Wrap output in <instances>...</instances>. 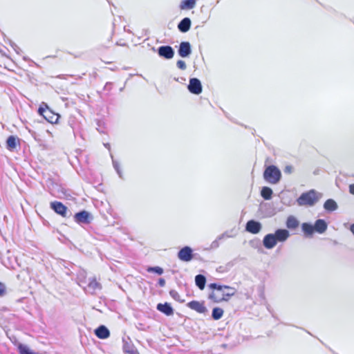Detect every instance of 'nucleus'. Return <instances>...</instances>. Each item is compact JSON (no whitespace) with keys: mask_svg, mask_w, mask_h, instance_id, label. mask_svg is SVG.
I'll return each mask as SVG.
<instances>
[{"mask_svg":"<svg viewBox=\"0 0 354 354\" xmlns=\"http://www.w3.org/2000/svg\"><path fill=\"white\" fill-rule=\"evenodd\" d=\"M208 287L212 290L208 295V299L214 303L227 301L236 292L234 288L216 283H209Z\"/></svg>","mask_w":354,"mask_h":354,"instance_id":"1","label":"nucleus"},{"mask_svg":"<svg viewBox=\"0 0 354 354\" xmlns=\"http://www.w3.org/2000/svg\"><path fill=\"white\" fill-rule=\"evenodd\" d=\"M322 197V194L315 189H310L302 193L297 199V204L300 206H314Z\"/></svg>","mask_w":354,"mask_h":354,"instance_id":"2","label":"nucleus"},{"mask_svg":"<svg viewBox=\"0 0 354 354\" xmlns=\"http://www.w3.org/2000/svg\"><path fill=\"white\" fill-rule=\"evenodd\" d=\"M263 178L269 183L277 184L281 180V173L277 167L269 165L264 170Z\"/></svg>","mask_w":354,"mask_h":354,"instance_id":"3","label":"nucleus"},{"mask_svg":"<svg viewBox=\"0 0 354 354\" xmlns=\"http://www.w3.org/2000/svg\"><path fill=\"white\" fill-rule=\"evenodd\" d=\"M38 113L51 124L57 123L59 118V115L53 112L45 102H42L40 104L38 109Z\"/></svg>","mask_w":354,"mask_h":354,"instance_id":"4","label":"nucleus"},{"mask_svg":"<svg viewBox=\"0 0 354 354\" xmlns=\"http://www.w3.org/2000/svg\"><path fill=\"white\" fill-rule=\"evenodd\" d=\"M74 221L80 225H88L93 220V215L86 210H81L73 216Z\"/></svg>","mask_w":354,"mask_h":354,"instance_id":"5","label":"nucleus"},{"mask_svg":"<svg viewBox=\"0 0 354 354\" xmlns=\"http://www.w3.org/2000/svg\"><path fill=\"white\" fill-rule=\"evenodd\" d=\"M50 206L56 214L64 218H69L71 216V212L68 209L67 207L59 201L51 202Z\"/></svg>","mask_w":354,"mask_h":354,"instance_id":"6","label":"nucleus"},{"mask_svg":"<svg viewBox=\"0 0 354 354\" xmlns=\"http://www.w3.org/2000/svg\"><path fill=\"white\" fill-rule=\"evenodd\" d=\"M187 88L192 94L198 95L201 93L202 84L201 81L196 77L190 78Z\"/></svg>","mask_w":354,"mask_h":354,"instance_id":"7","label":"nucleus"},{"mask_svg":"<svg viewBox=\"0 0 354 354\" xmlns=\"http://www.w3.org/2000/svg\"><path fill=\"white\" fill-rule=\"evenodd\" d=\"M157 53L160 57L166 59H172L174 56V50L170 46H161L158 48Z\"/></svg>","mask_w":354,"mask_h":354,"instance_id":"8","label":"nucleus"},{"mask_svg":"<svg viewBox=\"0 0 354 354\" xmlns=\"http://www.w3.org/2000/svg\"><path fill=\"white\" fill-rule=\"evenodd\" d=\"M178 258L185 262L190 261L193 259V250L189 246H185L178 252Z\"/></svg>","mask_w":354,"mask_h":354,"instance_id":"9","label":"nucleus"},{"mask_svg":"<svg viewBox=\"0 0 354 354\" xmlns=\"http://www.w3.org/2000/svg\"><path fill=\"white\" fill-rule=\"evenodd\" d=\"M187 306L190 309L196 311L198 313L205 314L208 312L207 308L204 304V301H191L187 304Z\"/></svg>","mask_w":354,"mask_h":354,"instance_id":"10","label":"nucleus"},{"mask_svg":"<svg viewBox=\"0 0 354 354\" xmlns=\"http://www.w3.org/2000/svg\"><path fill=\"white\" fill-rule=\"evenodd\" d=\"M262 228V225L260 222L255 220H250L245 225V230L251 234H258Z\"/></svg>","mask_w":354,"mask_h":354,"instance_id":"11","label":"nucleus"},{"mask_svg":"<svg viewBox=\"0 0 354 354\" xmlns=\"http://www.w3.org/2000/svg\"><path fill=\"white\" fill-rule=\"evenodd\" d=\"M178 53L181 57H187L192 53V48L189 42L182 41L178 50Z\"/></svg>","mask_w":354,"mask_h":354,"instance_id":"12","label":"nucleus"},{"mask_svg":"<svg viewBox=\"0 0 354 354\" xmlns=\"http://www.w3.org/2000/svg\"><path fill=\"white\" fill-rule=\"evenodd\" d=\"M156 309L167 316H171L174 313L173 307L171 306V304L168 302H165L164 304H158L156 306Z\"/></svg>","mask_w":354,"mask_h":354,"instance_id":"13","label":"nucleus"},{"mask_svg":"<svg viewBox=\"0 0 354 354\" xmlns=\"http://www.w3.org/2000/svg\"><path fill=\"white\" fill-rule=\"evenodd\" d=\"M263 245L268 250L274 248L277 244L275 237L272 233L266 234L262 241Z\"/></svg>","mask_w":354,"mask_h":354,"instance_id":"14","label":"nucleus"},{"mask_svg":"<svg viewBox=\"0 0 354 354\" xmlns=\"http://www.w3.org/2000/svg\"><path fill=\"white\" fill-rule=\"evenodd\" d=\"M272 234H274L277 243L284 242L290 236L289 231L286 229H277Z\"/></svg>","mask_w":354,"mask_h":354,"instance_id":"15","label":"nucleus"},{"mask_svg":"<svg viewBox=\"0 0 354 354\" xmlns=\"http://www.w3.org/2000/svg\"><path fill=\"white\" fill-rule=\"evenodd\" d=\"M95 335L100 339H104L110 336V331L104 325H100L94 331Z\"/></svg>","mask_w":354,"mask_h":354,"instance_id":"16","label":"nucleus"},{"mask_svg":"<svg viewBox=\"0 0 354 354\" xmlns=\"http://www.w3.org/2000/svg\"><path fill=\"white\" fill-rule=\"evenodd\" d=\"M191 25V19L189 17H185L178 23V29L180 32L185 33L189 30Z\"/></svg>","mask_w":354,"mask_h":354,"instance_id":"17","label":"nucleus"},{"mask_svg":"<svg viewBox=\"0 0 354 354\" xmlns=\"http://www.w3.org/2000/svg\"><path fill=\"white\" fill-rule=\"evenodd\" d=\"M313 227H315V232L323 234L327 230L328 224L324 219H317Z\"/></svg>","mask_w":354,"mask_h":354,"instance_id":"18","label":"nucleus"},{"mask_svg":"<svg viewBox=\"0 0 354 354\" xmlns=\"http://www.w3.org/2000/svg\"><path fill=\"white\" fill-rule=\"evenodd\" d=\"M301 230L307 238L312 237L315 232V227L310 223H303L301 224Z\"/></svg>","mask_w":354,"mask_h":354,"instance_id":"19","label":"nucleus"},{"mask_svg":"<svg viewBox=\"0 0 354 354\" xmlns=\"http://www.w3.org/2000/svg\"><path fill=\"white\" fill-rule=\"evenodd\" d=\"M123 351L126 354H140L134 345L124 339H123Z\"/></svg>","mask_w":354,"mask_h":354,"instance_id":"20","label":"nucleus"},{"mask_svg":"<svg viewBox=\"0 0 354 354\" xmlns=\"http://www.w3.org/2000/svg\"><path fill=\"white\" fill-rule=\"evenodd\" d=\"M324 208L326 211L333 212L338 208V205L333 199L330 198L325 201Z\"/></svg>","mask_w":354,"mask_h":354,"instance_id":"21","label":"nucleus"},{"mask_svg":"<svg viewBox=\"0 0 354 354\" xmlns=\"http://www.w3.org/2000/svg\"><path fill=\"white\" fill-rule=\"evenodd\" d=\"M88 291L93 294L96 290L102 288V286L95 279H90L87 286Z\"/></svg>","mask_w":354,"mask_h":354,"instance_id":"22","label":"nucleus"},{"mask_svg":"<svg viewBox=\"0 0 354 354\" xmlns=\"http://www.w3.org/2000/svg\"><path fill=\"white\" fill-rule=\"evenodd\" d=\"M299 225V221L293 216H289L286 220V227L290 230H295Z\"/></svg>","mask_w":354,"mask_h":354,"instance_id":"23","label":"nucleus"},{"mask_svg":"<svg viewBox=\"0 0 354 354\" xmlns=\"http://www.w3.org/2000/svg\"><path fill=\"white\" fill-rule=\"evenodd\" d=\"M196 286L201 290H203L206 284V277L203 274H197L195 277Z\"/></svg>","mask_w":354,"mask_h":354,"instance_id":"24","label":"nucleus"},{"mask_svg":"<svg viewBox=\"0 0 354 354\" xmlns=\"http://www.w3.org/2000/svg\"><path fill=\"white\" fill-rule=\"evenodd\" d=\"M196 6V0H183L180 4L181 10H190Z\"/></svg>","mask_w":354,"mask_h":354,"instance_id":"25","label":"nucleus"},{"mask_svg":"<svg viewBox=\"0 0 354 354\" xmlns=\"http://www.w3.org/2000/svg\"><path fill=\"white\" fill-rule=\"evenodd\" d=\"M273 194L272 189L269 187H263L261 190V196L265 199V200H270L272 198Z\"/></svg>","mask_w":354,"mask_h":354,"instance_id":"26","label":"nucleus"},{"mask_svg":"<svg viewBox=\"0 0 354 354\" xmlns=\"http://www.w3.org/2000/svg\"><path fill=\"white\" fill-rule=\"evenodd\" d=\"M224 311L221 308L215 307L212 309V318L214 320L220 319L223 315Z\"/></svg>","mask_w":354,"mask_h":354,"instance_id":"27","label":"nucleus"},{"mask_svg":"<svg viewBox=\"0 0 354 354\" xmlns=\"http://www.w3.org/2000/svg\"><path fill=\"white\" fill-rule=\"evenodd\" d=\"M7 149L12 150L17 146V138L14 136H10L6 140Z\"/></svg>","mask_w":354,"mask_h":354,"instance_id":"28","label":"nucleus"},{"mask_svg":"<svg viewBox=\"0 0 354 354\" xmlns=\"http://www.w3.org/2000/svg\"><path fill=\"white\" fill-rule=\"evenodd\" d=\"M59 266L61 267H63L66 270H65V273L68 275V276H71L72 274V272L71 270V268H71H73L74 266V264L70 263V262H66L65 261H62L60 263H59Z\"/></svg>","mask_w":354,"mask_h":354,"instance_id":"29","label":"nucleus"},{"mask_svg":"<svg viewBox=\"0 0 354 354\" xmlns=\"http://www.w3.org/2000/svg\"><path fill=\"white\" fill-rule=\"evenodd\" d=\"M19 354H36L32 351L26 345L19 344L17 346Z\"/></svg>","mask_w":354,"mask_h":354,"instance_id":"30","label":"nucleus"},{"mask_svg":"<svg viewBox=\"0 0 354 354\" xmlns=\"http://www.w3.org/2000/svg\"><path fill=\"white\" fill-rule=\"evenodd\" d=\"M111 158H112V162H113V166L115 170L116 171L119 177L122 179L123 174H122V170L120 169L119 162L113 159V156H111Z\"/></svg>","mask_w":354,"mask_h":354,"instance_id":"31","label":"nucleus"},{"mask_svg":"<svg viewBox=\"0 0 354 354\" xmlns=\"http://www.w3.org/2000/svg\"><path fill=\"white\" fill-rule=\"evenodd\" d=\"M169 295L174 299L176 300V301L179 302V303H184L185 302V300L184 299H182L180 298V295L178 294V292L175 290H171L169 291Z\"/></svg>","mask_w":354,"mask_h":354,"instance_id":"32","label":"nucleus"},{"mask_svg":"<svg viewBox=\"0 0 354 354\" xmlns=\"http://www.w3.org/2000/svg\"><path fill=\"white\" fill-rule=\"evenodd\" d=\"M147 270L149 272L156 273L158 275H161L163 273V269L159 266L149 267Z\"/></svg>","mask_w":354,"mask_h":354,"instance_id":"33","label":"nucleus"},{"mask_svg":"<svg viewBox=\"0 0 354 354\" xmlns=\"http://www.w3.org/2000/svg\"><path fill=\"white\" fill-rule=\"evenodd\" d=\"M225 236H226L225 234H222L220 236H218V238L212 243V245H211L212 248H216L218 247V245H219L218 241L223 239Z\"/></svg>","mask_w":354,"mask_h":354,"instance_id":"34","label":"nucleus"},{"mask_svg":"<svg viewBox=\"0 0 354 354\" xmlns=\"http://www.w3.org/2000/svg\"><path fill=\"white\" fill-rule=\"evenodd\" d=\"M9 44L11 46V47L13 48V50L17 53L19 54L21 51L20 48L13 41H12L10 39H8Z\"/></svg>","mask_w":354,"mask_h":354,"instance_id":"35","label":"nucleus"},{"mask_svg":"<svg viewBox=\"0 0 354 354\" xmlns=\"http://www.w3.org/2000/svg\"><path fill=\"white\" fill-rule=\"evenodd\" d=\"M6 295V286L4 283L0 281V297Z\"/></svg>","mask_w":354,"mask_h":354,"instance_id":"36","label":"nucleus"},{"mask_svg":"<svg viewBox=\"0 0 354 354\" xmlns=\"http://www.w3.org/2000/svg\"><path fill=\"white\" fill-rule=\"evenodd\" d=\"M176 66L178 68H180L181 70H185L187 68L185 62L181 59L177 61Z\"/></svg>","mask_w":354,"mask_h":354,"instance_id":"37","label":"nucleus"},{"mask_svg":"<svg viewBox=\"0 0 354 354\" xmlns=\"http://www.w3.org/2000/svg\"><path fill=\"white\" fill-rule=\"evenodd\" d=\"M250 245L253 248H261V243L259 241V240H257V241H251L250 242Z\"/></svg>","mask_w":354,"mask_h":354,"instance_id":"38","label":"nucleus"},{"mask_svg":"<svg viewBox=\"0 0 354 354\" xmlns=\"http://www.w3.org/2000/svg\"><path fill=\"white\" fill-rule=\"evenodd\" d=\"M293 170H294V168H293L292 166L287 165V166L285 167L284 172L286 174H291L293 171Z\"/></svg>","mask_w":354,"mask_h":354,"instance_id":"39","label":"nucleus"},{"mask_svg":"<svg viewBox=\"0 0 354 354\" xmlns=\"http://www.w3.org/2000/svg\"><path fill=\"white\" fill-rule=\"evenodd\" d=\"M112 85L111 82H106L104 86V90L109 92L112 89Z\"/></svg>","mask_w":354,"mask_h":354,"instance_id":"40","label":"nucleus"},{"mask_svg":"<svg viewBox=\"0 0 354 354\" xmlns=\"http://www.w3.org/2000/svg\"><path fill=\"white\" fill-rule=\"evenodd\" d=\"M158 284L160 287H164L165 286V280L163 278H160Z\"/></svg>","mask_w":354,"mask_h":354,"instance_id":"41","label":"nucleus"},{"mask_svg":"<svg viewBox=\"0 0 354 354\" xmlns=\"http://www.w3.org/2000/svg\"><path fill=\"white\" fill-rule=\"evenodd\" d=\"M349 192L354 195V183L349 185Z\"/></svg>","mask_w":354,"mask_h":354,"instance_id":"42","label":"nucleus"},{"mask_svg":"<svg viewBox=\"0 0 354 354\" xmlns=\"http://www.w3.org/2000/svg\"><path fill=\"white\" fill-rule=\"evenodd\" d=\"M174 80H175V81H176V82H180V80H182V81H185V78H183V77H180V78H178V77H175V78H174Z\"/></svg>","mask_w":354,"mask_h":354,"instance_id":"43","label":"nucleus"},{"mask_svg":"<svg viewBox=\"0 0 354 354\" xmlns=\"http://www.w3.org/2000/svg\"><path fill=\"white\" fill-rule=\"evenodd\" d=\"M350 230L351 231V232L354 235V223L352 224L350 227Z\"/></svg>","mask_w":354,"mask_h":354,"instance_id":"44","label":"nucleus"},{"mask_svg":"<svg viewBox=\"0 0 354 354\" xmlns=\"http://www.w3.org/2000/svg\"><path fill=\"white\" fill-rule=\"evenodd\" d=\"M104 146H105L107 149H110V144H109V143L104 144Z\"/></svg>","mask_w":354,"mask_h":354,"instance_id":"45","label":"nucleus"},{"mask_svg":"<svg viewBox=\"0 0 354 354\" xmlns=\"http://www.w3.org/2000/svg\"><path fill=\"white\" fill-rule=\"evenodd\" d=\"M120 91H123V88H121L120 89Z\"/></svg>","mask_w":354,"mask_h":354,"instance_id":"46","label":"nucleus"}]
</instances>
